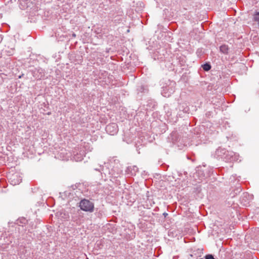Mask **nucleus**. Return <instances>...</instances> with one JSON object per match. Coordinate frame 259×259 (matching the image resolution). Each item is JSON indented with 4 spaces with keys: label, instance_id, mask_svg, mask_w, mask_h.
<instances>
[{
    "label": "nucleus",
    "instance_id": "7ed1b4c3",
    "mask_svg": "<svg viewBox=\"0 0 259 259\" xmlns=\"http://www.w3.org/2000/svg\"><path fill=\"white\" fill-rule=\"evenodd\" d=\"M80 209L84 211L92 212L94 209V203L88 199H82L79 203Z\"/></svg>",
    "mask_w": 259,
    "mask_h": 259
},
{
    "label": "nucleus",
    "instance_id": "412c9836",
    "mask_svg": "<svg viewBox=\"0 0 259 259\" xmlns=\"http://www.w3.org/2000/svg\"><path fill=\"white\" fill-rule=\"evenodd\" d=\"M163 215L164 216V217H166L168 215V214L166 212H164L163 213Z\"/></svg>",
    "mask_w": 259,
    "mask_h": 259
},
{
    "label": "nucleus",
    "instance_id": "9b49d317",
    "mask_svg": "<svg viewBox=\"0 0 259 259\" xmlns=\"http://www.w3.org/2000/svg\"><path fill=\"white\" fill-rule=\"evenodd\" d=\"M228 50H229L228 47L227 45H222L220 47V52L224 54H227L228 53Z\"/></svg>",
    "mask_w": 259,
    "mask_h": 259
},
{
    "label": "nucleus",
    "instance_id": "dca6fc26",
    "mask_svg": "<svg viewBox=\"0 0 259 259\" xmlns=\"http://www.w3.org/2000/svg\"><path fill=\"white\" fill-rule=\"evenodd\" d=\"M38 71L40 73V76H38L37 77L39 79L43 77L45 75L44 71L42 69H39L38 70Z\"/></svg>",
    "mask_w": 259,
    "mask_h": 259
},
{
    "label": "nucleus",
    "instance_id": "9d476101",
    "mask_svg": "<svg viewBox=\"0 0 259 259\" xmlns=\"http://www.w3.org/2000/svg\"><path fill=\"white\" fill-rule=\"evenodd\" d=\"M249 197V194L247 193H244L243 194V195L241 198V203H243L244 205H246L249 201H248V197Z\"/></svg>",
    "mask_w": 259,
    "mask_h": 259
},
{
    "label": "nucleus",
    "instance_id": "1a4fd4ad",
    "mask_svg": "<svg viewBox=\"0 0 259 259\" xmlns=\"http://www.w3.org/2000/svg\"><path fill=\"white\" fill-rule=\"evenodd\" d=\"M226 151V149L222 148H219L217 149L215 151V156H217V158H221L223 160Z\"/></svg>",
    "mask_w": 259,
    "mask_h": 259
},
{
    "label": "nucleus",
    "instance_id": "6ab92c4d",
    "mask_svg": "<svg viewBox=\"0 0 259 259\" xmlns=\"http://www.w3.org/2000/svg\"><path fill=\"white\" fill-rule=\"evenodd\" d=\"M205 259H215L212 254H207L205 256Z\"/></svg>",
    "mask_w": 259,
    "mask_h": 259
},
{
    "label": "nucleus",
    "instance_id": "a211bd4d",
    "mask_svg": "<svg viewBox=\"0 0 259 259\" xmlns=\"http://www.w3.org/2000/svg\"><path fill=\"white\" fill-rule=\"evenodd\" d=\"M254 20L259 22V12H256L254 16Z\"/></svg>",
    "mask_w": 259,
    "mask_h": 259
},
{
    "label": "nucleus",
    "instance_id": "ddd939ff",
    "mask_svg": "<svg viewBox=\"0 0 259 259\" xmlns=\"http://www.w3.org/2000/svg\"><path fill=\"white\" fill-rule=\"evenodd\" d=\"M26 222H27V220L25 218L19 219L17 220V224H18L20 226V225L23 226V224H25Z\"/></svg>",
    "mask_w": 259,
    "mask_h": 259
},
{
    "label": "nucleus",
    "instance_id": "0eeeda50",
    "mask_svg": "<svg viewBox=\"0 0 259 259\" xmlns=\"http://www.w3.org/2000/svg\"><path fill=\"white\" fill-rule=\"evenodd\" d=\"M106 131L109 135H114L118 132V125L115 123H111L106 126Z\"/></svg>",
    "mask_w": 259,
    "mask_h": 259
},
{
    "label": "nucleus",
    "instance_id": "4be33fe9",
    "mask_svg": "<svg viewBox=\"0 0 259 259\" xmlns=\"http://www.w3.org/2000/svg\"><path fill=\"white\" fill-rule=\"evenodd\" d=\"M72 36H73V37H75V36H76V35H75V34L73 33V34H72Z\"/></svg>",
    "mask_w": 259,
    "mask_h": 259
},
{
    "label": "nucleus",
    "instance_id": "20e7f679",
    "mask_svg": "<svg viewBox=\"0 0 259 259\" xmlns=\"http://www.w3.org/2000/svg\"><path fill=\"white\" fill-rule=\"evenodd\" d=\"M239 155L232 151H226L223 160L226 162H233L239 160Z\"/></svg>",
    "mask_w": 259,
    "mask_h": 259
},
{
    "label": "nucleus",
    "instance_id": "f257e3e1",
    "mask_svg": "<svg viewBox=\"0 0 259 259\" xmlns=\"http://www.w3.org/2000/svg\"><path fill=\"white\" fill-rule=\"evenodd\" d=\"M65 150H61L60 153V157L62 158L63 160H68L70 157L75 161H80L85 156V152L83 149H81V147H78L73 150L72 154L65 153Z\"/></svg>",
    "mask_w": 259,
    "mask_h": 259
},
{
    "label": "nucleus",
    "instance_id": "4468645a",
    "mask_svg": "<svg viewBox=\"0 0 259 259\" xmlns=\"http://www.w3.org/2000/svg\"><path fill=\"white\" fill-rule=\"evenodd\" d=\"M202 67L205 71H209L211 69V65L208 63H205Z\"/></svg>",
    "mask_w": 259,
    "mask_h": 259
},
{
    "label": "nucleus",
    "instance_id": "2eb2a0df",
    "mask_svg": "<svg viewBox=\"0 0 259 259\" xmlns=\"http://www.w3.org/2000/svg\"><path fill=\"white\" fill-rule=\"evenodd\" d=\"M2 234L3 233L0 231V246L4 245L3 248H5L6 247V245L4 244V241L3 240H5V238L3 239L2 238Z\"/></svg>",
    "mask_w": 259,
    "mask_h": 259
},
{
    "label": "nucleus",
    "instance_id": "b1692460",
    "mask_svg": "<svg viewBox=\"0 0 259 259\" xmlns=\"http://www.w3.org/2000/svg\"><path fill=\"white\" fill-rule=\"evenodd\" d=\"M199 259H203L202 258H199Z\"/></svg>",
    "mask_w": 259,
    "mask_h": 259
},
{
    "label": "nucleus",
    "instance_id": "5701e85b",
    "mask_svg": "<svg viewBox=\"0 0 259 259\" xmlns=\"http://www.w3.org/2000/svg\"><path fill=\"white\" fill-rule=\"evenodd\" d=\"M5 254H6L5 253H3V257L5 256Z\"/></svg>",
    "mask_w": 259,
    "mask_h": 259
},
{
    "label": "nucleus",
    "instance_id": "6e6552de",
    "mask_svg": "<svg viewBox=\"0 0 259 259\" xmlns=\"http://www.w3.org/2000/svg\"><path fill=\"white\" fill-rule=\"evenodd\" d=\"M138 171V168L137 166L134 165L132 166H128L126 168L125 170L126 174L130 176H135L136 175L137 172Z\"/></svg>",
    "mask_w": 259,
    "mask_h": 259
},
{
    "label": "nucleus",
    "instance_id": "f3484780",
    "mask_svg": "<svg viewBox=\"0 0 259 259\" xmlns=\"http://www.w3.org/2000/svg\"><path fill=\"white\" fill-rule=\"evenodd\" d=\"M6 259H18V256L16 254H10Z\"/></svg>",
    "mask_w": 259,
    "mask_h": 259
},
{
    "label": "nucleus",
    "instance_id": "39448f33",
    "mask_svg": "<svg viewBox=\"0 0 259 259\" xmlns=\"http://www.w3.org/2000/svg\"><path fill=\"white\" fill-rule=\"evenodd\" d=\"M95 170L96 171H99L101 172V174L102 175V177L103 178L104 175L105 179L107 177H110V175L113 176L114 174L111 173L110 170H109V168L107 167L106 165L103 166L100 165L99 168H95Z\"/></svg>",
    "mask_w": 259,
    "mask_h": 259
},
{
    "label": "nucleus",
    "instance_id": "f03ea898",
    "mask_svg": "<svg viewBox=\"0 0 259 259\" xmlns=\"http://www.w3.org/2000/svg\"><path fill=\"white\" fill-rule=\"evenodd\" d=\"M161 95L165 97H169L174 92L176 82L168 79H163L160 81Z\"/></svg>",
    "mask_w": 259,
    "mask_h": 259
},
{
    "label": "nucleus",
    "instance_id": "f8f14e48",
    "mask_svg": "<svg viewBox=\"0 0 259 259\" xmlns=\"http://www.w3.org/2000/svg\"><path fill=\"white\" fill-rule=\"evenodd\" d=\"M81 147V149H83L86 153L87 152L91 151L92 148H91L89 144L88 143L84 144V145L83 146V147H81V146L80 147Z\"/></svg>",
    "mask_w": 259,
    "mask_h": 259
},
{
    "label": "nucleus",
    "instance_id": "aec40b11",
    "mask_svg": "<svg viewBox=\"0 0 259 259\" xmlns=\"http://www.w3.org/2000/svg\"><path fill=\"white\" fill-rule=\"evenodd\" d=\"M139 91H140L141 92H144L145 88L144 86L142 85L140 87V89H138Z\"/></svg>",
    "mask_w": 259,
    "mask_h": 259
},
{
    "label": "nucleus",
    "instance_id": "423d86ee",
    "mask_svg": "<svg viewBox=\"0 0 259 259\" xmlns=\"http://www.w3.org/2000/svg\"><path fill=\"white\" fill-rule=\"evenodd\" d=\"M9 181L12 185L19 184L22 181V178L18 174H14L9 176Z\"/></svg>",
    "mask_w": 259,
    "mask_h": 259
}]
</instances>
